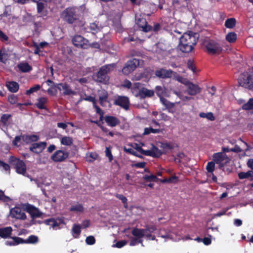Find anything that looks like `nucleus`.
Instances as JSON below:
<instances>
[{
    "instance_id": "nucleus-33",
    "label": "nucleus",
    "mask_w": 253,
    "mask_h": 253,
    "mask_svg": "<svg viewBox=\"0 0 253 253\" xmlns=\"http://www.w3.org/2000/svg\"><path fill=\"white\" fill-rule=\"evenodd\" d=\"M70 211L76 213H81L84 211V208L81 204L77 203L76 204L73 205L70 208Z\"/></svg>"
},
{
    "instance_id": "nucleus-2",
    "label": "nucleus",
    "mask_w": 253,
    "mask_h": 253,
    "mask_svg": "<svg viewBox=\"0 0 253 253\" xmlns=\"http://www.w3.org/2000/svg\"><path fill=\"white\" fill-rule=\"evenodd\" d=\"M196 36L195 33L190 31L183 33L179 39L178 46L179 49L183 52L191 51L198 41Z\"/></svg>"
},
{
    "instance_id": "nucleus-52",
    "label": "nucleus",
    "mask_w": 253,
    "mask_h": 253,
    "mask_svg": "<svg viewBox=\"0 0 253 253\" xmlns=\"http://www.w3.org/2000/svg\"><path fill=\"white\" fill-rule=\"evenodd\" d=\"M175 79L177 80L179 83L184 84L185 86L187 85V84L190 82L189 80H188L186 78H184L181 76H174Z\"/></svg>"
},
{
    "instance_id": "nucleus-26",
    "label": "nucleus",
    "mask_w": 253,
    "mask_h": 253,
    "mask_svg": "<svg viewBox=\"0 0 253 253\" xmlns=\"http://www.w3.org/2000/svg\"><path fill=\"white\" fill-rule=\"evenodd\" d=\"M81 100H84L92 102L93 103V105L94 108L95 109L96 113L100 115L101 116L103 115V112L102 110L98 107L96 104V100L95 98L93 97L88 96L86 97L82 98Z\"/></svg>"
},
{
    "instance_id": "nucleus-43",
    "label": "nucleus",
    "mask_w": 253,
    "mask_h": 253,
    "mask_svg": "<svg viewBox=\"0 0 253 253\" xmlns=\"http://www.w3.org/2000/svg\"><path fill=\"white\" fill-rule=\"evenodd\" d=\"M60 141L61 143L63 145L70 146L73 143V139L70 137L64 136L61 139Z\"/></svg>"
},
{
    "instance_id": "nucleus-30",
    "label": "nucleus",
    "mask_w": 253,
    "mask_h": 253,
    "mask_svg": "<svg viewBox=\"0 0 253 253\" xmlns=\"http://www.w3.org/2000/svg\"><path fill=\"white\" fill-rule=\"evenodd\" d=\"M12 241H6L5 245L7 246H16L19 244L24 243V240L21 238L14 237L12 238Z\"/></svg>"
},
{
    "instance_id": "nucleus-13",
    "label": "nucleus",
    "mask_w": 253,
    "mask_h": 253,
    "mask_svg": "<svg viewBox=\"0 0 253 253\" xmlns=\"http://www.w3.org/2000/svg\"><path fill=\"white\" fill-rule=\"evenodd\" d=\"M186 92L190 95H195L201 92L202 88L197 84L189 82L186 85Z\"/></svg>"
},
{
    "instance_id": "nucleus-63",
    "label": "nucleus",
    "mask_w": 253,
    "mask_h": 253,
    "mask_svg": "<svg viewBox=\"0 0 253 253\" xmlns=\"http://www.w3.org/2000/svg\"><path fill=\"white\" fill-rule=\"evenodd\" d=\"M234 224L237 227L240 226L242 224V221L240 219H235L234 220Z\"/></svg>"
},
{
    "instance_id": "nucleus-12",
    "label": "nucleus",
    "mask_w": 253,
    "mask_h": 253,
    "mask_svg": "<svg viewBox=\"0 0 253 253\" xmlns=\"http://www.w3.org/2000/svg\"><path fill=\"white\" fill-rule=\"evenodd\" d=\"M74 45L78 47L86 48L88 45V41L80 35L75 36L72 39Z\"/></svg>"
},
{
    "instance_id": "nucleus-53",
    "label": "nucleus",
    "mask_w": 253,
    "mask_h": 253,
    "mask_svg": "<svg viewBox=\"0 0 253 253\" xmlns=\"http://www.w3.org/2000/svg\"><path fill=\"white\" fill-rule=\"evenodd\" d=\"M40 88H41V86L39 84H37V85H35L34 86L31 87L29 90H27L26 94L27 95H30L31 93L38 91Z\"/></svg>"
},
{
    "instance_id": "nucleus-50",
    "label": "nucleus",
    "mask_w": 253,
    "mask_h": 253,
    "mask_svg": "<svg viewBox=\"0 0 253 253\" xmlns=\"http://www.w3.org/2000/svg\"><path fill=\"white\" fill-rule=\"evenodd\" d=\"M215 169V163L213 162H210L208 163L206 166V169L209 173H212Z\"/></svg>"
},
{
    "instance_id": "nucleus-14",
    "label": "nucleus",
    "mask_w": 253,
    "mask_h": 253,
    "mask_svg": "<svg viewBox=\"0 0 253 253\" xmlns=\"http://www.w3.org/2000/svg\"><path fill=\"white\" fill-rule=\"evenodd\" d=\"M135 148L138 152L146 156H150L154 157H157L161 155V152L156 148H155L153 150H144L143 149H142L140 146H138L137 144H135Z\"/></svg>"
},
{
    "instance_id": "nucleus-61",
    "label": "nucleus",
    "mask_w": 253,
    "mask_h": 253,
    "mask_svg": "<svg viewBox=\"0 0 253 253\" xmlns=\"http://www.w3.org/2000/svg\"><path fill=\"white\" fill-rule=\"evenodd\" d=\"M116 197L119 199L121 200L124 204H126L127 202V199L126 197L122 194H117Z\"/></svg>"
},
{
    "instance_id": "nucleus-6",
    "label": "nucleus",
    "mask_w": 253,
    "mask_h": 253,
    "mask_svg": "<svg viewBox=\"0 0 253 253\" xmlns=\"http://www.w3.org/2000/svg\"><path fill=\"white\" fill-rule=\"evenodd\" d=\"M9 163L15 169L16 172L24 175L26 171V166L24 162L11 156L9 158Z\"/></svg>"
},
{
    "instance_id": "nucleus-57",
    "label": "nucleus",
    "mask_w": 253,
    "mask_h": 253,
    "mask_svg": "<svg viewBox=\"0 0 253 253\" xmlns=\"http://www.w3.org/2000/svg\"><path fill=\"white\" fill-rule=\"evenodd\" d=\"M0 200L4 202H8L10 200V199L4 195L2 191H0Z\"/></svg>"
},
{
    "instance_id": "nucleus-24",
    "label": "nucleus",
    "mask_w": 253,
    "mask_h": 253,
    "mask_svg": "<svg viewBox=\"0 0 253 253\" xmlns=\"http://www.w3.org/2000/svg\"><path fill=\"white\" fill-rule=\"evenodd\" d=\"M57 88L59 91H62L64 94L70 95L75 94L74 92L70 89L66 84H59L57 85Z\"/></svg>"
},
{
    "instance_id": "nucleus-20",
    "label": "nucleus",
    "mask_w": 253,
    "mask_h": 253,
    "mask_svg": "<svg viewBox=\"0 0 253 253\" xmlns=\"http://www.w3.org/2000/svg\"><path fill=\"white\" fill-rule=\"evenodd\" d=\"M115 103L125 109H127L129 105L128 98L125 96H120L115 100Z\"/></svg>"
},
{
    "instance_id": "nucleus-25",
    "label": "nucleus",
    "mask_w": 253,
    "mask_h": 253,
    "mask_svg": "<svg viewBox=\"0 0 253 253\" xmlns=\"http://www.w3.org/2000/svg\"><path fill=\"white\" fill-rule=\"evenodd\" d=\"M46 2L43 0H39L37 1L38 12L41 15L45 16L46 15V11L44 10Z\"/></svg>"
},
{
    "instance_id": "nucleus-32",
    "label": "nucleus",
    "mask_w": 253,
    "mask_h": 253,
    "mask_svg": "<svg viewBox=\"0 0 253 253\" xmlns=\"http://www.w3.org/2000/svg\"><path fill=\"white\" fill-rule=\"evenodd\" d=\"M101 28L102 27L99 25L98 22H96L91 23L89 26L90 31L93 34L100 31Z\"/></svg>"
},
{
    "instance_id": "nucleus-59",
    "label": "nucleus",
    "mask_w": 253,
    "mask_h": 253,
    "mask_svg": "<svg viewBox=\"0 0 253 253\" xmlns=\"http://www.w3.org/2000/svg\"><path fill=\"white\" fill-rule=\"evenodd\" d=\"M8 37L0 30V40L2 42H6L8 40Z\"/></svg>"
},
{
    "instance_id": "nucleus-23",
    "label": "nucleus",
    "mask_w": 253,
    "mask_h": 253,
    "mask_svg": "<svg viewBox=\"0 0 253 253\" xmlns=\"http://www.w3.org/2000/svg\"><path fill=\"white\" fill-rule=\"evenodd\" d=\"M136 24L137 25L142 28L144 32H147L151 30V27L147 25L146 20L144 18H136Z\"/></svg>"
},
{
    "instance_id": "nucleus-41",
    "label": "nucleus",
    "mask_w": 253,
    "mask_h": 253,
    "mask_svg": "<svg viewBox=\"0 0 253 253\" xmlns=\"http://www.w3.org/2000/svg\"><path fill=\"white\" fill-rule=\"evenodd\" d=\"M242 108L246 110H251L253 112V99L250 98L249 100L242 106Z\"/></svg>"
},
{
    "instance_id": "nucleus-3",
    "label": "nucleus",
    "mask_w": 253,
    "mask_h": 253,
    "mask_svg": "<svg viewBox=\"0 0 253 253\" xmlns=\"http://www.w3.org/2000/svg\"><path fill=\"white\" fill-rule=\"evenodd\" d=\"M115 68V64H112L102 67L96 75L93 76L94 80L106 84L109 80L107 74L113 71Z\"/></svg>"
},
{
    "instance_id": "nucleus-39",
    "label": "nucleus",
    "mask_w": 253,
    "mask_h": 253,
    "mask_svg": "<svg viewBox=\"0 0 253 253\" xmlns=\"http://www.w3.org/2000/svg\"><path fill=\"white\" fill-rule=\"evenodd\" d=\"M226 40L230 43L235 42L237 40V35L234 32H230L226 36Z\"/></svg>"
},
{
    "instance_id": "nucleus-28",
    "label": "nucleus",
    "mask_w": 253,
    "mask_h": 253,
    "mask_svg": "<svg viewBox=\"0 0 253 253\" xmlns=\"http://www.w3.org/2000/svg\"><path fill=\"white\" fill-rule=\"evenodd\" d=\"M105 120L108 125L113 127L119 124V120L116 117L113 116H106Z\"/></svg>"
},
{
    "instance_id": "nucleus-4",
    "label": "nucleus",
    "mask_w": 253,
    "mask_h": 253,
    "mask_svg": "<svg viewBox=\"0 0 253 253\" xmlns=\"http://www.w3.org/2000/svg\"><path fill=\"white\" fill-rule=\"evenodd\" d=\"M239 84L247 88H253V73L245 72L241 74L238 79Z\"/></svg>"
},
{
    "instance_id": "nucleus-60",
    "label": "nucleus",
    "mask_w": 253,
    "mask_h": 253,
    "mask_svg": "<svg viewBox=\"0 0 253 253\" xmlns=\"http://www.w3.org/2000/svg\"><path fill=\"white\" fill-rule=\"evenodd\" d=\"M211 237L210 235V237H206L202 239V241L205 245H209L211 244Z\"/></svg>"
},
{
    "instance_id": "nucleus-44",
    "label": "nucleus",
    "mask_w": 253,
    "mask_h": 253,
    "mask_svg": "<svg viewBox=\"0 0 253 253\" xmlns=\"http://www.w3.org/2000/svg\"><path fill=\"white\" fill-rule=\"evenodd\" d=\"M39 241V238L35 235L30 236L25 241L24 240V243L36 244Z\"/></svg>"
},
{
    "instance_id": "nucleus-29",
    "label": "nucleus",
    "mask_w": 253,
    "mask_h": 253,
    "mask_svg": "<svg viewBox=\"0 0 253 253\" xmlns=\"http://www.w3.org/2000/svg\"><path fill=\"white\" fill-rule=\"evenodd\" d=\"M6 86L11 92H16L19 89L18 84L13 81L7 82L6 84Z\"/></svg>"
},
{
    "instance_id": "nucleus-17",
    "label": "nucleus",
    "mask_w": 253,
    "mask_h": 253,
    "mask_svg": "<svg viewBox=\"0 0 253 253\" xmlns=\"http://www.w3.org/2000/svg\"><path fill=\"white\" fill-rule=\"evenodd\" d=\"M46 146V143L44 142L35 143L30 147V150L35 153L39 154L44 149Z\"/></svg>"
},
{
    "instance_id": "nucleus-58",
    "label": "nucleus",
    "mask_w": 253,
    "mask_h": 253,
    "mask_svg": "<svg viewBox=\"0 0 253 253\" xmlns=\"http://www.w3.org/2000/svg\"><path fill=\"white\" fill-rule=\"evenodd\" d=\"M131 83L129 81L126 80L124 81L122 85V86L126 87L127 88L131 89Z\"/></svg>"
},
{
    "instance_id": "nucleus-22",
    "label": "nucleus",
    "mask_w": 253,
    "mask_h": 253,
    "mask_svg": "<svg viewBox=\"0 0 253 253\" xmlns=\"http://www.w3.org/2000/svg\"><path fill=\"white\" fill-rule=\"evenodd\" d=\"M10 55V51L8 49L5 48L0 49V61L3 63H6Z\"/></svg>"
},
{
    "instance_id": "nucleus-64",
    "label": "nucleus",
    "mask_w": 253,
    "mask_h": 253,
    "mask_svg": "<svg viewBox=\"0 0 253 253\" xmlns=\"http://www.w3.org/2000/svg\"><path fill=\"white\" fill-rule=\"evenodd\" d=\"M247 166L249 168L253 170V159H251L247 162Z\"/></svg>"
},
{
    "instance_id": "nucleus-45",
    "label": "nucleus",
    "mask_w": 253,
    "mask_h": 253,
    "mask_svg": "<svg viewBox=\"0 0 253 253\" xmlns=\"http://www.w3.org/2000/svg\"><path fill=\"white\" fill-rule=\"evenodd\" d=\"M161 237L163 238H168L173 241H177L180 240L179 237H177L176 235L174 233H166L165 235H162Z\"/></svg>"
},
{
    "instance_id": "nucleus-10",
    "label": "nucleus",
    "mask_w": 253,
    "mask_h": 253,
    "mask_svg": "<svg viewBox=\"0 0 253 253\" xmlns=\"http://www.w3.org/2000/svg\"><path fill=\"white\" fill-rule=\"evenodd\" d=\"M10 214L12 218L19 220H25L27 216L24 211L19 207H15L10 210Z\"/></svg>"
},
{
    "instance_id": "nucleus-18",
    "label": "nucleus",
    "mask_w": 253,
    "mask_h": 253,
    "mask_svg": "<svg viewBox=\"0 0 253 253\" xmlns=\"http://www.w3.org/2000/svg\"><path fill=\"white\" fill-rule=\"evenodd\" d=\"M154 94V92L152 90H149L146 88H141L138 92L135 93V96L140 97V98H144L146 97H151Z\"/></svg>"
},
{
    "instance_id": "nucleus-37",
    "label": "nucleus",
    "mask_w": 253,
    "mask_h": 253,
    "mask_svg": "<svg viewBox=\"0 0 253 253\" xmlns=\"http://www.w3.org/2000/svg\"><path fill=\"white\" fill-rule=\"evenodd\" d=\"M238 176L240 179L253 177V171L249 170L246 172H241L239 173Z\"/></svg>"
},
{
    "instance_id": "nucleus-47",
    "label": "nucleus",
    "mask_w": 253,
    "mask_h": 253,
    "mask_svg": "<svg viewBox=\"0 0 253 253\" xmlns=\"http://www.w3.org/2000/svg\"><path fill=\"white\" fill-rule=\"evenodd\" d=\"M178 180V177L176 176H172L169 178H164L161 179L160 181L162 183H175Z\"/></svg>"
},
{
    "instance_id": "nucleus-9",
    "label": "nucleus",
    "mask_w": 253,
    "mask_h": 253,
    "mask_svg": "<svg viewBox=\"0 0 253 253\" xmlns=\"http://www.w3.org/2000/svg\"><path fill=\"white\" fill-rule=\"evenodd\" d=\"M139 65V60L133 58L128 61L122 69V72L125 75H128L132 72Z\"/></svg>"
},
{
    "instance_id": "nucleus-35",
    "label": "nucleus",
    "mask_w": 253,
    "mask_h": 253,
    "mask_svg": "<svg viewBox=\"0 0 253 253\" xmlns=\"http://www.w3.org/2000/svg\"><path fill=\"white\" fill-rule=\"evenodd\" d=\"M47 99L45 97H41L38 99V102L36 103L37 107L40 109H45V104L47 102Z\"/></svg>"
},
{
    "instance_id": "nucleus-51",
    "label": "nucleus",
    "mask_w": 253,
    "mask_h": 253,
    "mask_svg": "<svg viewBox=\"0 0 253 253\" xmlns=\"http://www.w3.org/2000/svg\"><path fill=\"white\" fill-rule=\"evenodd\" d=\"M174 93L182 100L186 101L191 99L192 98L188 96L184 95L180 92L175 91Z\"/></svg>"
},
{
    "instance_id": "nucleus-40",
    "label": "nucleus",
    "mask_w": 253,
    "mask_h": 253,
    "mask_svg": "<svg viewBox=\"0 0 253 253\" xmlns=\"http://www.w3.org/2000/svg\"><path fill=\"white\" fill-rule=\"evenodd\" d=\"M98 155L95 152H89L86 155V160L88 162H92L97 159Z\"/></svg>"
},
{
    "instance_id": "nucleus-42",
    "label": "nucleus",
    "mask_w": 253,
    "mask_h": 253,
    "mask_svg": "<svg viewBox=\"0 0 253 253\" xmlns=\"http://www.w3.org/2000/svg\"><path fill=\"white\" fill-rule=\"evenodd\" d=\"M199 116L201 118H206L210 121H213L215 119V118L211 112H201L199 114Z\"/></svg>"
},
{
    "instance_id": "nucleus-38",
    "label": "nucleus",
    "mask_w": 253,
    "mask_h": 253,
    "mask_svg": "<svg viewBox=\"0 0 253 253\" xmlns=\"http://www.w3.org/2000/svg\"><path fill=\"white\" fill-rule=\"evenodd\" d=\"M236 23V20L234 18L227 19L225 22V26L227 28H233L235 27Z\"/></svg>"
},
{
    "instance_id": "nucleus-7",
    "label": "nucleus",
    "mask_w": 253,
    "mask_h": 253,
    "mask_svg": "<svg viewBox=\"0 0 253 253\" xmlns=\"http://www.w3.org/2000/svg\"><path fill=\"white\" fill-rule=\"evenodd\" d=\"M77 9L74 7L67 8L62 13V18L69 23H74L77 19Z\"/></svg>"
},
{
    "instance_id": "nucleus-36",
    "label": "nucleus",
    "mask_w": 253,
    "mask_h": 253,
    "mask_svg": "<svg viewBox=\"0 0 253 253\" xmlns=\"http://www.w3.org/2000/svg\"><path fill=\"white\" fill-rule=\"evenodd\" d=\"M155 90L157 94L160 98L167 96V93L165 88H163L160 86H157Z\"/></svg>"
},
{
    "instance_id": "nucleus-55",
    "label": "nucleus",
    "mask_w": 253,
    "mask_h": 253,
    "mask_svg": "<svg viewBox=\"0 0 253 253\" xmlns=\"http://www.w3.org/2000/svg\"><path fill=\"white\" fill-rule=\"evenodd\" d=\"M38 139V137L35 135H27L25 136V140L27 142H30V141H35Z\"/></svg>"
},
{
    "instance_id": "nucleus-16",
    "label": "nucleus",
    "mask_w": 253,
    "mask_h": 253,
    "mask_svg": "<svg viewBox=\"0 0 253 253\" xmlns=\"http://www.w3.org/2000/svg\"><path fill=\"white\" fill-rule=\"evenodd\" d=\"M68 157V153L62 150L56 151L51 156L52 160L56 162L64 161Z\"/></svg>"
},
{
    "instance_id": "nucleus-34",
    "label": "nucleus",
    "mask_w": 253,
    "mask_h": 253,
    "mask_svg": "<svg viewBox=\"0 0 253 253\" xmlns=\"http://www.w3.org/2000/svg\"><path fill=\"white\" fill-rule=\"evenodd\" d=\"M19 70L22 72H28L32 70V67L27 63H21L18 65Z\"/></svg>"
},
{
    "instance_id": "nucleus-54",
    "label": "nucleus",
    "mask_w": 253,
    "mask_h": 253,
    "mask_svg": "<svg viewBox=\"0 0 253 253\" xmlns=\"http://www.w3.org/2000/svg\"><path fill=\"white\" fill-rule=\"evenodd\" d=\"M85 242L87 245H92L95 243V239L92 236L87 237L85 239Z\"/></svg>"
},
{
    "instance_id": "nucleus-48",
    "label": "nucleus",
    "mask_w": 253,
    "mask_h": 253,
    "mask_svg": "<svg viewBox=\"0 0 253 253\" xmlns=\"http://www.w3.org/2000/svg\"><path fill=\"white\" fill-rule=\"evenodd\" d=\"M160 132L159 129L158 128H153L151 126L149 127H146L144 129V131L143 132V134L147 135L150 134V133H157Z\"/></svg>"
},
{
    "instance_id": "nucleus-46",
    "label": "nucleus",
    "mask_w": 253,
    "mask_h": 253,
    "mask_svg": "<svg viewBox=\"0 0 253 253\" xmlns=\"http://www.w3.org/2000/svg\"><path fill=\"white\" fill-rule=\"evenodd\" d=\"M11 115L8 114H2L0 118L1 122L4 126L8 125V120L11 118Z\"/></svg>"
},
{
    "instance_id": "nucleus-21",
    "label": "nucleus",
    "mask_w": 253,
    "mask_h": 253,
    "mask_svg": "<svg viewBox=\"0 0 253 253\" xmlns=\"http://www.w3.org/2000/svg\"><path fill=\"white\" fill-rule=\"evenodd\" d=\"M99 99L100 104L102 106H106L108 103V93L105 90H101L99 91Z\"/></svg>"
},
{
    "instance_id": "nucleus-1",
    "label": "nucleus",
    "mask_w": 253,
    "mask_h": 253,
    "mask_svg": "<svg viewBox=\"0 0 253 253\" xmlns=\"http://www.w3.org/2000/svg\"><path fill=\"white\" fill-rule=\"evenodd\" d=\"M156 229V227L154 226L149 227L146 229H139L134 228L132 230L131 233L133 237H130V242L129 245L131 246H134L138 244H141L142 247L144 246L143 244V237H146L147 240H154L155 237L152 235L151 233Z\"/></svg>"
},
{
    "instance_id": "nucleus-15",
    "label": "nucleus",
    "mask_w": 253,
    "mask_h": 253,
    "mask_svg": "<svg viewBox=\"0 0 253 253\" xmlns=\"http://www.w3.org/2000/svg\"><path fill=\"white\" fill-rule=\"evenodd\" d=\"M212 157L213 162L219 165L220 167L223 166L224 163H226L227 160L226 155L222 152L215 153L213 154Z\"/></svg>"
},
{
    "instance_id": "nucleus-56",
    "label": "nucleus",
    "mask_w": 253,
    "mask_h": 253,
    "mask_svg": "<svg viewBox=\"0 0 253 253\" xmlns=\"http://www.w3.org/2000/svg\"><path fill=\"white\" fill-rule=\"evenodd\" d=\"M126 244V242L125 241H119L115 245H113V247L121 248L125 246Z\"/></svg>"
},
{
    "instance_id": "nucleus-11",
    "label": "nucleus",
    "mask_w": 253,
    "mask_h": 253,
    "mask_svg": "<svg viewBox=\"0 0 253 253\" xmlns=\"http://www.w3.org/2000/svg\"><path fill=\"white\" fill-rule=\"evenodd\" d=\"M26 211L30 214L32 218H39L42 216L43 213L35 206L27 204L24 206Z\"/></svg>"
},
{
    "instance_id": "nucleus-31",
    "label": "nucleus",
    "mask_w": 253,
    "mask_h": 253,
    "mask_svg": "<svg viewBox=\"0 0 253 253\" xmlns=\"http://www.w3.org/2000/svg\"><path fill=\"white\" fill-rule=\"evenodd\" d=\"M81 233V226L79 224H74L72 228V234L74 238H78Z\"/></svg>"
},
{
    "instance_id": "nucleus-5",
    "label": "nucleus",
    "mask_w": 253,
    "mask_h": 253,
    "mask_svg": "<svg viewBox=\"0 0 253 253\" xmlns=\"http://www.w3.org/2000/svg\"><path fill=\"white\" fill-rule=\"evenodd\" d=\"M204 45L207 51L210 54H219L222 50L220 44L213 40H207L204 42Z\"/></svg>"
},
{
    "instance_id": "nucleus-49",
    "label": "nucleus",
    "mask_w": 253,
    "mask_h": 253,
    "mask_svg": "<svg viewBox=\"0 0 253 253\" xmlns=\"http://www.w3.org/2000/svg\"><path fill=\"white\" fill-rule=\"evenodd\" d=\"M140 85L141 84L139 83H135L133 85H131V90L134 95L136 92H138L141 89Z\"/></svg>"
},
{
    "instance_id": "nucleus-62",
    "label": "nucleus",
    "mask_w": 253,
    "mask_h": 253,
    "mask_svg": "<svg viewBox=\"0 0 253 253\" xmlns=\"http://www.w3.org/2000/svg\"><path fill=\"white\" fill-rule=\"evenodd\" d=\"M89 224H90L89 221L88 220H84L83 221L81 226V227H83L84 228H86L89 226Z\"/></svg>"
},
{
    "instance_id": "nucleus-27",
    "label": "nucleus",
    "mask_w": 253,
    "mask_h": 253,
    "mask_svg": "<svg viewBox=\"0 0 253 253\" xmlns=\"http://www.w3.org/2000/svg\"><path fill=\"white\" fill-rule=\"evenodd\" d=\"M12 231V228L10 226L0 228V237L2 238L9 237Z\"/></svg>"
},
{
    "instance_id": "nucleus-19",
    "label": "nucleus",
    "mask_w": 253,
    "mask_h": 253,
    "mask_svg": "<svg viewBox=\"0 0 253 253\" xmlns=\"http://www.w3.org/2000/svg\"><path fill=\"white\" fill-rule=\"evenodd\" d=\"M173 72L171 70H166L161 69L157 70L155 72V75L157 77L161 78H168L172 77Z\"/></svg>"
},
{
    "instance_id": "nucleus-8",
    "label": "nucleus",
    "mask_w": 253,
    "mask_h": 253,
    "mask_svg": "<svg viewBox=\"0 0 253 253\" xmlns=\"http://www.w3.org/2000/svg\"><path fill=\"white\" fill-rule=\"evenodd\" d=\"M45 224L50 226L53 230L59 229L65 224L64 217L51 218L44 221Z\"/></svg>"
}]
</instances>
